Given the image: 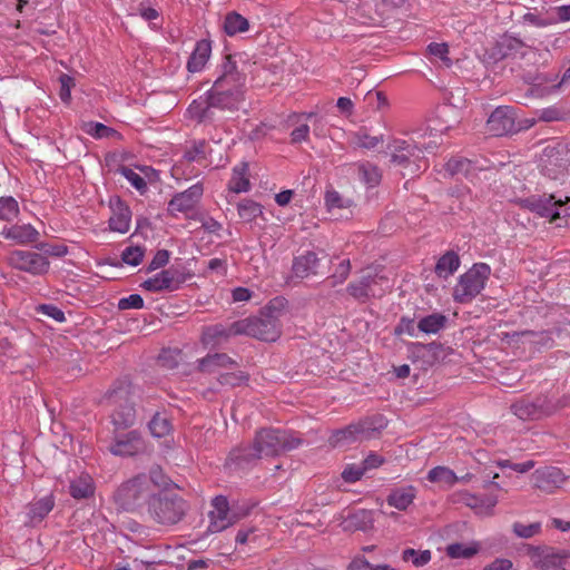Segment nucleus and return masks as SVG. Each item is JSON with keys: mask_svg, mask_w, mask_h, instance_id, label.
Segmentation results:
<instances>
[{"mask_svg": "<svg viewBox=\"0 0 570 570\" xmlns=\"http://www.w3.org/2000/svg\"><path fill=\"white\" fill-rule=\"evenodd\" d=\"M243 78L237 72L236 63L226 57L220 65V75L209 91L208 99L194 100L188 107L193 119L204 120L209 116L212 107L234 108L242 96Z\"/></svg>", "mask_w": 570, "mask_h": 570, "instance_id": "f257e3e1", "label": "nucleus"}, {"mask_svg": "<svg viewBox=\"0 0 570 570\" xmlns=\"http://www.w3.org/2000/svg\"><path fill=\"white\" fill-rule=\"evenodd\" d=\"M298 444L299 440L289 436L285 431L264 429L256 434L252 449L233 451L229 460L240 464V461L276 455L282 451L294 449Z\"/></svg>", "mask_w": 570, "mask_h": 570, "instance_id": "f03ea898", "label": "nucleus"}, {"mask_svg": "<svg viewBox=\"0 0 570 570\" xmlns=\"http://www.w3.org/2000/svg\"><path fill=\"white\" fill-rule=\"evenodd\" d=\"M285 307V299L277 297L267 307L265 317H248L236 322L235 331L266 342H275L281 335L278 317Z\"/></svg>", "mask_w": 570, "mask_h": 570, "instance_id": "7ed1b4c3", "label": "nucleus"}, {"mask_svg": "<svg viewBox=\"0 0 570 570\" xmlns=\"http://www.w3.org/2000/svg\"><path fill=\"white\" fill-rule=\"evenodd\" d=\"M490 267L487 264H474L468 272L461 275L453 291L454 301L459 303L470 302L483 288L490 276Z\"/></svg>", "mask_w": 570, "mask_h": 570, "instance_id": "20e7f679", "label": "nucleus"}, {"mask_svg": "<svg viewBox=\"0 0 570 570\" xmlns=\"http://www.w3.org/2000/svg\"><path fill=\"white\" fill-rule=\"evenodd\" d=\"M436 142L420 144L413 137L409 140L405 139H393L389 144V150L392 157V161L396 164H404L413 161L419 170L421 168L417 161H421L424 157V153H432L435 148Z\"/></svg>", "mask_w": 570, "mask_h": 570, "instance_id": "39448f33", "label": "nucleus"}, {"mask_svg": "<svg viewBox=\"0 0 570 570\" xmlns=\"http://www.w3.org/2000/svg\"><path fill=\"white\" fill-rule=\"evenodd\" d=\"M520 205L541 217H549L552 220L570 216V199L562 203L560 199L556 200L553 195H532L521 199Z\"/></svg>", "mask_w": 570, "mask_h": 570, "instance_id": "423d86ee", "label": "nucleus"}, {"mask_svg": "<svg viewBox=\"0 0 570 570\" xmlns=\"http://www.w3.org/2000/svg\"><path fill=\"white\" fill-rule=\"evenodd\" d=\"M8 263L11 267L28 273L32 276H42L49 272V259L33 250L16 249L8 256Z\"/></svg>", "mask_w": 570, "mask_h": 570, "instance_id": "0eeeda50", "label": "nucleus"}, {"mask_svg": "<svg viewBox=\"0 0 570 570\" xmlns=\"http://www.w3.org/2000/svg\"><path fill=\"white\" fill-rule=\"evenodd\" d=\"M149 508L155 519L163 524L177 523L184 514L183 501L167 493L154 495L149 502Z\"/></svg>", "mask_w": 570, "mask_h": 570, "instance_id": "6e6552de", "label": "nucleus"}, {"mask_svg": "<svg viewBox=\"0 0 570 570\" xmlns=\"http://www.w3.org/2000/svg\"><path fill=\"white\" fill-rule=\"evenodd\" d=\"M208 517L207 531L209 533L222 532L237 521V518L230 513L227 499L224 497H216L213 500V510Z\"/></svg>", "mask_w": 570, "mask_h": 570, "instance_id": "1a4fd4ad", "label": "nucleus"}, {"mask_svg": "<svg viewBox=\"0 0 570 570\" xmlns=\"http://www.w3.org/2000/svg\"><path fill=\"white\" fill-rule=\"evenodd\" d=\"M390 287L389 281L382 276L364 275L360 281L348 285L347 289L355 298L381 295Z\"/></svg>", "mask_w": 570, "mask_h": 570, "instance_id": "9d476101", "label": "nucleus"}, {"mask_svg": "<svg viewBox=\"0 0 570 570\" xmlns=\"http://www.w3.org/2000/svg\"><path fill=\"white\" fill-rule=\"evenodd\" d=\"M147 480L145 476H138L134 480L126 482L118 491H117V500L124 508H130L135 505L138 501L146 498V489Z\"/></svg>", "mask_w": 570, "mask_h": 570, "instance_id": "9b49d317", "label": "nucleus"}, {"mask_svg": "<svg viewBox=\"0 0 570 570\" xmlns=\"http://www.w3.org/2000/svg\"><path fill=\"white\" fill-rule=\"evenodd\" d=\"M514 127V115L509 107L497 108L487 122L488 132L493 136H503Z\"/></svg>", "mask_w": 570, "mask_h": 570, "instance_id": "f8f14e48", "label": "nucleus"}, {"mask_svg": "<svg viewBox=\"0 0 570 570\" xmlns=\"http://www.w3.org/2000/svg\"><path fill=\"white\" fill-rule=\"evenodd\" d=\"M203 191L204 190L202 185H193L185 191H181L174 196V198L168 204V210L174 215L191 210L199 202Z\"/></svg>", "mask_w": 570, "mask_h": 570, "instance_id": "ddd939ff", "label": "nucleus"}, {"mask_svg": "<svg viewBox=\"0 0 570 570\" xmlns=\"http://www.w3.org/2000/svg\"><path fill=\"white\" fill-rule=\"evenodd\" d=\"M236 322L228 326L222 324L208 326L202 334V344L205 348H216L225 343L229 337L243 335V332L235 331Z\"/></svg>", "mask_w": 570, "mask_h": 570, "instance_id": "4468645a", "label": "nucleus"}, {"mask_svg": "<svg viewBox=\"0 0 570 570\" xmlns=\"http://www.w3.org/2000/svg\"><path fill=\"white\" fill-rule=\"evenodd\" d=\"M371 434L372 432L368 423L360 422L356 424H351L346 429L335 432L332 436V443L334 445L343 446L355 441L368 439L371 438Z\"/></svg>", "mask_w": 570, "mask_h": 570, "instance_id": "2eb2a0df", "label": "nucleus"}, {"mask_svg": "<svg viewBox=\"0 0 570 570\" xmlns=\"http://www.w3.org/2000/svg\"><path fill=\"white\" fill-rule=\"evenodd\" d=\"M532 564L540 570L558 568L562 557L551 548L531 547L528 550Z\"/></svg>", "mask_w": 570, "mask_h": 570, "instance_id": "dca6fc26", "label": "nucleus"}, {"mask_svg": "<svg viewBox=\"0 0 570 570\" xmlns=\"http://www.w3.org/2000/svg\"><path fill=\"white\" fill-rule=\"evenodd\" d=\"M1 235L6 239L13 240L18 245L36 243L40 236L39 232L31 224L6 226L2 229Z\"/></svg>", "mask_w": 570, "mask_h": 570, "instance_id": "f3484780", "label": "nucleus"}, {"mask_svg": "<svg viewBox=\"0 0 570 570\" xmlns=\"http://www.w3.org/2000/svg\"><path fill=\"white\" fill-rule=\"evenodd\" d=\"M142 442L136 431H130L125 435L116 436L115 443L110 446V452L115 455H132L141 449Z\"/></svg>", "mask_w": 570, "mask_h": 570, "instance_id": "a211bd4d", "label": "nucleus"}, {"mask_svg": "<svg viewBox=\"0 0 570 570\" xmlns=\"http://www.w3.org/2000/svg\"><path fill=\"white\" fill-rule=\"evenodd\" d=\"M210 55L212 42L207 39L197 41L187 62L188 71L193 73L202 71L207 65Z\"/></svg>", "mask_w": 570, "mask_h": 570, "instance_id": "6ab92c4d", "label": "nucleus"}, {"mask_svg": "<svg viewBox=\"0 0 570 570\" xmlns=\"http://www.w3.org/2000/svg\"><path fill=\"white\" fill-rule=\"evenodd\" d=\"M563 481L564 476L557 468L538 470L533 474L534 485L547 492H552L556 488L560 487Z\"/></svg>", "mask_w": 570, "mask_h": 570, "instance_id": "aec40b11", "label": "nucleus"}, {"mask_svg": "<svg viewBox=\"0 0 570 570\" xmlns=\"http://www.w3.org/2000/svg\"><path fill=\"white\" fill-rule=\"evenodd\" d=\"M131 212L119 199L112 208V215L109 218V228L112 232L126 234L130 228Z\"/></svg>", "mask_w": 570, "mask_h": 570, "instance_id": "412c9836", "label": "nucleus"}, {"mask_svg": "<svg viewBox=\"0 0 570 570\" xmlns=\"http://www.w3.org/2000/svg\"><path fill=\"white\" fill-rule=\"evenodd\" d=\"M416 493V488L413 485L396 488L391 491L386 501L390 507L404 511L413 503Z\"/></svg>", "mask_w": 570, "mask_h": 570, "instance_id": "4be33fe9", "label": "nucleus"}, {"mask_svg": "<svg viewBox=\"0 0 570 570\" xmlns=\"http://www.w3.org/2000/svg\"><path fill=\"white\" fill-rule=\"evenodd\" d=\"M176 283V274L170 269H164L156 275L149 277L142 283V287L149 292H160L165 289H174Z\"/></svg>", "mask_w": 570, "mask_h": 570, "instance_id": "5701e85b", "label": "nucleus"}, {"mask_svg": "<svg viewBox=\"0 0 570 570\" xmlns=\"http://www.w3.org/2000/svg\"><path fill=\"white\" fill-rule=\"evenodd\" d=\"M318 258L315 253L307 252L294 259L293 273L299 278H305L317 273Z\"/></svg>", "mask_w": 570, "mask_h": 570, "instance_id": "b1692460", "label": "nucleus"}, {"mask_svg": "<svg viewBox=\"0 0 570 570\" xmlns=\"http://www.w3.org/2000/svg\"><path fill=\"white\" fill-rule=\"evenodd\" d=\"M69 492L77 500L90 498L95 492L92 478L88 473H80L70 481Z\"/></svg>", "mask_w": 570, "mask_h": 570, "instance_id": "393cba45", "label": "nucleus"}, {"mask_svg": "<svg viewBox=\"0 0 570 570\" xmlns=\"http://www.w3.org/2000/svg\"><path fill=\"white\" fill-rule=\"evenodd\" d=\"M374 518L371 511L358 510L350 514L343 522L342 527L346 531H367L372 529Z\"/></svg>", "mask_w": 570, "mask_h": 570, "instance_id": "a878e982", "label": "nucleus"}, {"mask_svg": "<svg viewBox=\"0 0 570 570\" xmlns=\"http://www.w3.org/2000/svg\"><path fill=\"white\" fill-rule=\"evenodd\" d=\"M234 361L226 354H210L198 361V367L202 372L215 373L222 368H229Z\"/></svg>", "mask_w": 570, "mask_h": 570, "instance_id": "bb28decb", "label": "nucleus"}, {"mask_svg": "<svg viewBox=\"0 0 570 570\" xmlns=\"http://www.w3.org/2000/svg\"><path fill=\"white\" fill-rule=\"evenodd\" d=\"M247 171L248 167L246 164H240L234 167L233 175L228 184L229 191L239 194L249 190L250 184Z\"/></svg>", "mask_w": 570, "mask_h": 570, "instance_id": "cd10ccee", "label": "nucleus"}, {"mask_svg": "<svg viewBox=\"0 0 570 570\" xmlns=\"http://www.w3.org/2000/svg\"><path fill=\"white\" fill-rule=\"evenodd\" d=\"M448 318L445 315L440 313H433L422 317L417 322L419 332L424 334H436L443 330L446 325Z\"/></svg>", "mask_w": 570, "mask_h": 570, "instance_id": "c85d7f7f", "label": "nucleus"}, {"mask_svg": "<svg viewBox=\"0 0 570 570\" xmlns=\"http://www.w3.org/2000/svg\"><path fill=\"white\" fill-rule=\"evenodd\" d=\"M53 504L55 501L51 495H47L31 504L28 512L30 523L36 524L42 521V519L52 510Z\"/></svg>", "mask_w": 570, "mask_h": 570, "instance_id": "c756f323", "label": "nucleus"}, {"mask_svg": "<svg viewBox=\"0 0 570 570\" xmlns=\"http://www.w3.org/2000/svg\"><path fill=\"white\" fill-rule=\"evenodd\" d=\"M480 550L478 542H456L446 547V554L452 559H469L475 556Z\"/></svg>", "mask_w": 570, "mask_h": 570, "instance_id": "7c9ffc66", "label": "nucleus"}, {"mask_svg": "<svg viewBox=\"0 0 570 570\" xmlns=\"http://www.w3.org/2000/svg\"><path fill=\"white\" fill-rule=\"evenodd\" d=\"M149 170L150 169L148 167L138 168V170L129 167H122L120 168V174L130 183L134 188L144 194L147 189L145 176H147Z\"/></svg>", "mask_w": 570, "mask_h": 570, "instance_id": "2f4dec72", "label": "nucleus"}, {"mask_svg": "<svg viewBox=\"0 0 570 570\" xmlns=\"http://www.w3.org/2000/svg\"><path fill=\"white\" fill-rule=\"evenodd\" d=\"M135 417L134 406L127 403L114 411L111 421L116 429H125L134 424Z\"/></svg>", "mask_w": 570, "mask_h": 570, "instance_id": "473e14b6", "label": "nucleus"}, {"mask_svg": "<svg viewBox=\"0 0 570 570\" xmlns=\"http://www.w3.org/2000/svg\"><path fill=\"white\" fill-rule=\"evenodd\" d=\"M428 479L430 482L439 483L442 485L451 487L460 480H464L465 478L459 479L455 473L445 466H435L428 473Z\"/></svg>", "mask_w": 570, "mask_h": 570, "instance_id": "72a5a7b5", "label": "nucleus"}, {"mask_svg": "<svg viewBox=\"0 0 570 570\" xmlns=\"http://www.w3.org/2000/svg\"><path fill=\"white\" fill-rule=\"evenodd\" d=\"M460 266L459 256L454 253L444 254L436 263L435 273L443 278L452 275Z\"/></svg>", "mask_w": 570, "mask_h": 570, "instance_id": "f704fd0d", "label": "nucleus"}, {"mask_svg": "<svg viewBox=\"0 0 570 570\" xmlns=\"http://www.w3.org/2000/svg\"><path fill=\"white\" fill-rule=\"evenodd\" d=\"M512 411L521 420H534L542 415V411L535 404L528 401L514 403Z\"/></svg>", "mask_w": 570, "mask_h": 570, "instance_id": "c9c22d12", "label": "nucleus"}, {"mask_svg": "<svg viewBox=\"0 0 570 570\" xmlns=\"http://www.w3.org/2000/svg\"><path fill=\"white\" fill-rule=\"evenodd\" d=\"M432 559L430 550H415L407 548L402 552V560L404 562H411L414 567L420 568L428 564Z\"/></svg>", "mask_w": 570, "mask_h": 570, "instance_id": "e433bc0d", "label": "nucleus"}, {"mask_svg": "<svg viewBox=\"0 0 570 570\" xmlns=\"http://www.w3.org/2000/svg\"><path fill=\"white\" fill-rule=\"evenodd\" d=\"M148 426L151 435L155 438H164L171 431V423L169 419L161 413L155 414Z\"/></svg>", "mask_w": 570, "mask_h": 570, "instance_id": "4c0bfd02", "label": "nucleus"}, {"mask_svg": "<svg viewBox=\"0 0 570 570\" xmlns=\"http://www.w3.org/2000/svg\"><path fill=\"white\" fill-rule=\"evenodd\" d=\"M238 215L244 222H253L263 214L262 206L250 199L243 200L237 206Z\"/></svg>", "mask_w": 570, "mask_h": 570, "instance_id": "58836bf2", "label": "nucleus"}, {"mask_svg": "<svg viewBox=\"0 0 570 570\" xmlns=\"http://www.w3.org/2000/svg\"><path fill=\"white\" fill-rule=\"evenodd\" d=\"M498 500L495 497L476 498L469 495L466 504L476 511L479 514H490L495 507Z\"/></svg>", "mask_w": 570, "mask_h": 570, "instance_id": "ea45409f", "label": "nucleus"}, {"mask_svg": "<svg viewBox=\"0 0 570 570\" xmlns=\"http://www.w3.org/2000/svg\"><path fill=\"white\" fill-rule=\"evenodd\" d=\"M224 29L229 36L244 32L248 29V21L243 16L232 12L225 18Z\"/></svg>", "mask_w": 570, "mask_h": 570, "instance_id": "a19ab883", "label": "nucleus"}, {"mask_svg": "<svg viewBox=\"0 0 570 570\" xmlns=\"http://www.w3.org/2000/svg\"><path fill=\"white\" fill-rule=\"evenodd\" d=\"M358 171L362 181L367 187H374L376 186L381 180V173L377 169V167L371 165V164H361L358 166Z\"/></svg>", "mask_w": 570, "mask_h": 570, "instance_id": "79ce46f5", "label": "nucleus"}, {"mask_svg": "<svg viewBox=\"0 0 570 570\" xmlns=\"http://www.w3.org/2000/svg\"><path fill=\"white\" fill-rule=\"evenodd\" d=\"M19 214L18 202L12 197L0 198V219L11 222Z\"/></svg>", "mask_w": 570, "mask_h": 570, "instance_id": "37998d69", "label": "nucleus"}, {"mask_svg": "<svg viewBox=\"0 0 570 570\" xmlns=\"http://www.w3.org/2000/svg\"><path fill=\"white\" fill-rule=\"evenodd\" d=\"M541 522H533L524 524L522 522H514L512 525L513 533L522 539H530L541 532Z\"/></svg>", "mask_w": 570, "mask_h": 570, "instance_id": "c03bdc74", "label": "nucleus"}, {"mask_svg": "<svg viewBox=\"0 0 570 570\" xmlns=\"http://www.w3.org/2000/svg\"><path fill=\"white\" fill-rule=\"evenodd\" d=\"M325 205L328 210H333L336 208H348L352 206V202L342 197L336 190L330 189L325 194Z\"/></svg>", "mask_w": 570, "mask_h": 570, "instance_id": "a18cd8bd", "label": "nucleus"}, {"mask_svg": "<svg viewBox=\"0 0 570 570\" xmlns=\"http://www.w3.org/2000/svg\"><path fill=\"white\" fill-rule=\"evenodd\" d=\"M85 131L95 138H108L116 135V131L100 122H87Z\"/></svg>", "mask_w": 570, "mask_h": 570, "instance_id": "49530a36", "label": "nucleus"}, {"mask_svg": "<svg viewBox=\"0 0 570 570\" xmlns=\"http://www.w3.org/2000/svg\"><path fill=\"white\" fill-rule=\"evenodd\" d=\"M121 258H122L124 263L131 265V266H137L141 263L142 258H144V249L139 246L127 247L122 252Z\"/></svg>", "mask_w": 570, "mask_h": 570, "instance_id": "de8ad7c7", "label": "nucleus"}, {"mask_svg": "<svg viewBox=\"0 0 570 570\" xmlns=\"http://www.w3.org/2000/svg\"><path fill=\"white\" fill-rule=\"evenodd\" d=\"M430 55L440 59L442 63L446 67H450L452 61L449 58V47L446 43H431L428 47Z\"/></svg>", "mask_w": 570, "mask_h": 570, "instance_id": "09e8293b", "label": "nucleus"}, {"mask_svg": "<svg viewBox=\"0 0 570 570\" xmlns=\"http://www.w3.org/2000/svg\"><path fill=\"white\" fill-rule=\"evenodd\" d=\"M206 155L205 141L194 142V145L187 149L184 154V158L187 161H200Z\"/></svg>", "mask_w": 570, "mask_h": 570, "instance_id": "8fccbe9b", "label": "nucleus"}, {"mask_svg": "<svg viewBox=\"0 0 570 570\" xmlns=\"http://www.w3.org/2000/svg\"><path fill=\"white\" fill-rule=\"evenodd\" d=\"M364 473H365V469H364L363 463L361 465L352 464V465H347L343 470L342 478L346 482L353 483V482L358 481L363 476Z\"/></svg>", "mask_w": 570, "mask_h": 570, "instance_id": "3c124183", "label": "nucleus"}, {"mask_svg": "<svg viewBox=\"0 0 570 570\" xmlns=\"http://www.w3.org/2000/svg\"><path fill=\"white\" fill-rule=\"evenodd\" d=\"M417 324L413 320L402 318L399 325L395 327V333L397 335L406 334L412 337L417 336Z\"/></svg>", "mask_w": 570, "mask_h": 570, "instance_id": "603ef678", "label": "nucleus"}, {"mask_svg": "<svg viewBox=\"0 0 570 570\" xmlns=\"http://www.w3.org/2000/svg\"><path fill=\"white\" fill-rule=\"evenodd\" d=\"M144 306V299L138 294H131L127 297H122L118 302L119 309H139Z\"/></svg>", "mask_w": 570, "mask_h": 570, "instance_id": "864d4df0", "label": "nucleus"}, {"mask_svg": "<svg viewBox=\"0 0 570 570\" xmlns=\"http://www.w3.org/2000/svg\"><path fill=\"white\" fill-rule=\"evenodd\" d=\"M60 81V92L59 96L63 102H69L71 97V88L75 82L73 79L68 75H61L59 78Z\"/></svg>", "mask_w": 570, "mask_h": 570, "instance_id": "5fc2aeb1", "label": "nucleus"}, {"mask_svg": "<svg viewBox=\"0 0 570 570\" xmlns=\"http://www.w3.org/2000/svg\"><path fill=\"white\" fill-rule=\"evenodd\" d=\"M350 269H351L350 261L348 259L341 261V263L336 267L334 274L332 275V278L334 281L333 284L336 285L338 283H343L347 278V276L350 274Z\"/></svg>", "mask_w": 570, "mask_h": 570, "instance_id": "6e6d98bb", "label": "nucleus"}, {"mask_svg": "<svg viewBox=\"0 0 570 570\" xmlns=\"http://www.w3.org/2000/svg\"><path fill=\"white\" fill-rule=\"evenodd\" d=\"M38 311L42 313L43 315H47L51 317L52 320L57 322H63L66 320L65 313L52 304H43L38 307Z\"/></svg>", "mask_w": 570, "mask_h": 570, "instance_id": "4d7b16f0", "label": "nucleus"}, {"mask_svg": "<svg viewBox=\"0 0 570 570\" xmlns=\"http://www.w3.org/2000/svg\"><path fill=\"white\" fill-rule=\"evenodd\" d=\"M41 250H43V255L48 258V256L52 257H63L68 253L67 246L62 244H56V245H41L39 247Z\"/></svg>", "mask_w": 570, "mask_h": 570, "instance_id": "13d9d810", "label": "nucleus"}, {"mask_svg": "<svg viewBox=\"0 0 570 570\" xmlns=\"http://www.w3.org/2000/svg\"><path fill=\"white\" fill-rule=\"evenodd\" d=\"M309 137V126L304 122L297 126L293 131L291 132V139L292 142L297 144L302 141H306Z\"/></svg>", "mask_w": 570, "mask_h": 570, "instance_id": "bf43d9fd", "label": "nucleus"}, {"mask_svg": "<svg viewBox=\"0 0 570 570\" xmlns=\"http://www.w3.org/2000/svg\"><path fill=\"white\" fill-rule=\"evenodd\" d=\"M446 167L451 174L468 173L470 161L466 159H452L448 163Z\"/></svg>", "mask_w": 570, "mask_h": 570, "instance_id": "052dcab7", "label": "nucleus"}, {"mask_svg": "<svg viewBox=\"0 0 570 570\" xmlns=\"http://www.w3.org/2000/svg\"><path fill=\"white\" fill-rule=\"evenodd\" d=\"M246 380L245 375L243 373H227L220 375V383L224 385H239L242 382Z\"/></svg>", "mask_w": 570, "mask_h": 570, "instance_id": "680f3d73", "label": "nucleus"}, {"mask_svg": "<svg viewBox=\"0 0 570 570\" xmlns=\"http://www.w3.org/2000/svg\"><path fill=\"white\" fill-rule=\"evenodd\" d=\"M511 568L512 561L501 558L489 563L484 570H510Z\"/></svg>", "mask_w": 570, "mask_h": 570, "instance_id": "e2e57ef3", "label": "nucleus"}, {"mask_svg": "<svg viewBox=\"0 0 570 570\" xmlns=\"http://www.w3.org/2000/svg\"><path fill=\"white\" fill-rule=\"evenodd\" d=\"M561 117V111L554 107L543 109L540 114V119L544 121L560 120Z\"/></svg>", "mask_w": 570, "mask_h": 570, "instance_id": "0e129e2a", "label": "nucleus"}, {"mask_svg": "<svg viewBox=\"0 0 570 570\" xmlns=\"http://www.w3.org/2000/svg\"><path fill=\"white\" fill-rule=\"evenodd\" d=\"M234 302H247L252 297V292L245 287H237L232 292Z\"/></svg>", "mask_w": 570, "mask_h": 570, "instance_id": "69168bd1", "label": "nucleus"}, {"mask_svg": "<svg viewBox=\"0 0 570 570\" xmlns=\"http://www.w3.org/2000/svg\"><path fill=\"white\" fill-rule=\"evenodd\" d=\"M348 570H373V564L365 558H356L351 562Z\"/></svg>", "mask_w": 570, "mask_h": 570, "instance_id": "338daca9", "label": "nucleus"}, {"mask_svg": "<svg viewBox=\"0 0 570 570\" xmlns=\"http://www.w3.org/2000/svg\"><path fill=\"white\" fill-rule=\"evenodd\" d=\"M382 463H383V459L380 455L374 454V453L367 455L365 458V460L363 461V465H364L365 471L370 470V469L377 468Z\"/></svg>", "mask_w": 570, "mask_h": 570, "instance_id": "774afa93", "label": "nucleus"}]
</instances>
